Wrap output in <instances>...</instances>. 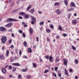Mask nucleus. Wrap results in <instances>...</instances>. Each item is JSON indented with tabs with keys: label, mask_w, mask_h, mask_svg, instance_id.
I'll return each instance as SVG.
<instances>
[{
	"label": "nucleus",
	"mask_w": 79,
	"mask_h": 79,
	"mask_svg": "<svg viewBox=\"0 0 79 79\" xmlns=\"http://www.w3.org/2000/svg\"><path fill=\"white\" fill-rule=\"evenodd\" d=\"M13 26V23H10L6 25H5L6 27H8Z\"/></svg>",
	"instance_id": "nucleus-4"
},
{
	"label": "nucleus",
	"mask_w": 79,
	"mask_h": 79,
	"mask_svg": "<svg viewBox=\"0 0 79 79\" xmlns=\"http://www.w3.org/2000/svg\"><path fill=\"white\" fill-rule=\"evenodd\" d=\"M71 15V14L70 13H69V15H68V19H69V18H70Z\"/></svg>",
	"instance_id": "nucleus-26"
},
{
	"label": "nucleus",
	"mask_w": 79,
	"mask_h": 79,
	"mask_svg": "<svg viewBox=\"0 0 79 79\" xmlns=\"http://www.w3.org/2000/svg\"><path fill=\"white\" fill-rule=\"evenodd\" d=\"M59 61V60H58V59H56V60L55 62L56 63H58Z\"/></svg>",
	"instance_id": "nucleus-47"
},
{
	"label": "nucleus",
	"mask_w": 79,
	"mask_h": 79,
	"mask_svg": "<svg viewBox=\"0 0 79 79\" xmlns=\"http://www.w3.org/2000/svg\"><path fill=\"white\" fill-rule=\"evenodd\" d=\"M1 40L2 43H5L6 42L7 40V38H6V36H4L2 37L1 38Z\"/></svg>",
	"instance_id": "nucleus-1"
},
{
	"label": "nucleus",
	"mask_w": 79,
	"mask_h": 79,
	"mask_svg": "<svg viewBox=\"0 0 79 79\" xmlns=\"http://www.w3.org/2000/svg\"><path fill=\"white\" fill-rule=\"evenodd\" d=\"M19 19H23V17L21 16H19Z\"/></svg>",
	"instance_id": "nucleus-58"
},
{
	"label": "nucleus",
	"mask_w": 79,
	"mask_h": 79,
	"mask_svg": "<svg viewBox=\"0 0 79 79\" xmlns=\"http://www.w3.org/2000/svg\"><path fill=\"white\" fill-rule=\"evenodd\" d=\"M14 60H17L18 59V57L16 56L14 58Z\"/></svg>",
	"instance_id": "nucleus-57"
},
{
	"label": "nucleus",
	"mask_w": 79,
	"mask_h": 79,
	"mask_svg": "<svg viewBox=\"0 0 79 79\" xmlns=\"http://www.w3.org/2000/svg\"><path fill=\"white\" fill-rule=\"evenodd\" d=\"M72 48L73 50H76V48L75 47H74L73 45L72 46Z\"/></svg>",
	"instance_id": "nucleus-30"
},
{
	"label": "nucleus",
	"mask_w": 79,
	"mask_h": 79,
	"mask_svg": "<svg viewBox=\"0 0 79 79\" xmlns=\"http://www.w3.org/2000/svg\"><path fill=\"white\" fill-rule=\"evenodd\" d=\"M19 0H18L17 1V4H18L19 3Z\"/></svg>",
	"instance_id": "nucleus-62"
},
{
	"label": "nucleus",
	"mask_w": 79,
	"mask_h": 79,
	"mask_svg": "<svg viewBox=\"0 0 79 79\" xmlns=\"http://www.w3.org/2000/svg\"><path fill=\"white\" fill-rule=\"evenodd\" d=\"M44 22H40V26H41V25H42L44 24Z\"/></svg>",
	"instance_id": "nucleus-41"
},
{
	"label": "nucleus",
	"mask_w": 79,
	"mask_h": 79,
	"mask_svg": "<svg viewBox=\"0 0 79 79\" xmlns=\"http://www.w3.org/2000/svg\"><path fill=\"white\" fill-rule=\"evenodd\" d=\"M22 71L23 72H26V71H27V69H22Z\"/></svg>",
	"instance_id": "nucleus-35"
},
{
	"label": "nucleus",
	"mask_w": 79,
	"mask_h": 79,
	"mask_svg": "<svg viewBox=\"0 0 79 79\" xmlns=\"http://www.w3.org/2000/svg\"><path fill=\"white\" fill-rule=\"evenodd\" d=\"M38 12L39 14H41V13H42V12L41 11H38Z\"/></svg>",
	"instance_id": "nucleus-59"
},
{
	"label": "nucleus",
	"mask_w": 79,
	"mask_h": 79,
	"mask_svg": "<svg viewBox=\"0 0 79 79\" xmlns=\"http://www.w3.org/2000/svg\"><path fill=\"white\" fill-rule=\"evenodd\" d=\"M56 12L58 15H60V14L61 13V11H60L59 9L56 10Z\"/></svg>",
	"instance_id": "nucleus-8"
},
{
	"label": "nucleus",
	"mask_w": 79,
	"mask_h": 79,
	"mask_svg": "<svg viewBox=\"0 0 79 79\" xmlns=\"http://www.w3.org/2000/svg\"><path fill=\"white\" fill-rule=\"evenodd\" d=\"M16 70V69L15 67H13V71H15Z\"/></svg>",
	"instance_id": "nucleus-36"
},
{
	"label": "nucleus",
	"mask_w": 79,
	"mask_h": 79,
	"mask_svg": "<svg viewBox=\"0 0 79 79\" xmlns=\"http://www.w3.org/2000/svg\"><path fill=\"white\" fill-rule=\"evenodd\" d=\"M69 71L70 72V73H72V71H73V69H69Z\"/></svg>",
	"instance_id": "nucleus-56"
},
{
	"label": "nucleus",
	"mask_w": 79,
	"mask_h": 79,
	"mask_svg": "<svg viewBox=\"0 0 79 79\" xmlns=\"http://www.w3.org/2000/svg\"><path fill=\"white\" fill-rule=\"evenodd\" d=\"M23 57L24 58H26V59L27 58V56H23Z\"/></svg>",
	"instance_id": "nucleus-54"
},
{
	"label": "nucleus",
	"mask_w": 79,
	"mask_h": 79,
	"mask_svg": "<svg viewBox=\"0 0 79 79\" xmlns=\"http://www.w3.org/2000/svg\"><path fill=\"white\" fill-rule=\"evenodd\" d=\"M19 21V20L18 19H13V21Z\"/></svg>",
	"instance_id": "nucleus-50"
},
{
	"label": "nucleus",
	"mask_w": 79,
	"mask_h": 79,
	"mask_svg": "<svg viewBox=\"0 0 79 79\" xmlns=\"http://www.w3.org/2000/svg\"><path fill=\"white\" fill-rule=\"evenodd\" d=\"M31 5H30L27 8V11H29V10L31 9Z\"/></svg>",
	"instance_id": "nucleus-24"
},
{
	"label": "nucleus",
	"mask_w": 79,
	"mask_h": 79,
	"mask_svg": "<svg viewBox=\"0 0 79 79\" xmlns=\"http://www.w3.org/2000/svg\"><path fill=\"white\" fill-rule=\"evenodd\" d=\"M49 27L52 29H53V28H54V27L53 26V25L52 24H51L50 25Z\"/></svg>",
	"instance_id": "nucleus-27"
},
{
	"label": "nucleus",
	"mask_w": 79,
	"mask_h": 79,
	"mask_svg": "<svg viewBox=\"0 0 79 79\" xmlns=\"http://www.w3.org/2000/svg\"><path fill=\"white\" fill-rule=\"evenodd\" d=\"M58 29L59 30V31H61V30H62V27H61V25H59V26Z\"/></svg>",
	"instance_id": "nucleus-17"
},
{
	"label": "nucleus",
	"mask_w": 79,
	"mask_h": 79,
	"mask_svg": "<svg viewBox=\"0 0 79 79\" xmlns=\"http://www.w3.org/2000/svg\"><path fill=\"white\" fill-rule=\"evenodd\" d=\"M71 5L72 6H73V7H76V5H75V4L73 2H72L71 3Z\"/></svg>",
	"instance_id": "nucleus-14"
},
{
	"label": "nucleus",
	"mask_w": 79,
	"mask_h": 79,
	"mask_svg": "<svg viewBox=\"0 0 79 79\" xmlns=\"http://www.w3.org/2000/svg\"><path fill=\"white\" fill-rule=\"evenodd\" d=\"M64 3L66 6H68V2H67V0H64Z\"/></svg>",
	"instance_id": "nucleus-15"
},
{
	"label": "nucleus",
	"mask_w": 79,
	"mask_h": 79,
	"mask_svg": "<svg viewBox=\"0 0 79 79\" xmlns=\"http://www.w3.org/2000/svg\"><path fill=\"white\" fill-rule=\"evenodd\" d=\"M28 52L29 53H31V52H32V49H31V48H28Z\"/></svg>",
	"instance_id": "nucleus-18"
},
{
	"label": "nucleus",
	"mask_w": 79,
	"mask_h": 79,
	"mask_svg": "<svg viewBox=\"0 0 79 79\" xmlns=\"http://www.w3.org/2000/svg\"><path fill=\"white\" fill-rule=\"evenodd\" d=\"M57 73H61V70H59L58 72Z\"/></svg>",
	"instance_id": "nucleus-64"
},
{
	"label": "nucleus",
	"mask_w": 79,
	"mask_h": 79,
	"mask_svg": "<svg viewBox=\"0 0 79 79\" xmlns=\"http://www.w3.org/2000/svg\"><path fill=\"white\" fill-rule=\"evenodd\" d=\"M9 68L11 70L12 69V66L11 65H10L9 66Z\"/></svg>",
	"instance_id": "nucleus-51"
},
{
	"label": "nucleus",
	"mask_w": 79,
	"mask_h": 79,
	"mask_svg": "<svg viewBox=\"0 0 79 79\" xmlns=\"http://www.w3.org/2000/svg\"><path fill=\"white\" fill-rule=\"evenodd\" d=\"M11 35L12 37H14V36H15V34L13 33H11Z\"/></svg>",
	"instance_id": "nucleus-55"
},
{
	"label": "nucleus",
	"mask_w": 79,
	"mask_h": 79,
	"mask_svg": "<svg viewBox=\"0 0 79 79\" xmlns=\"http://www.w3.org/2000/svg\"><path fill=\"white\" fill-rule=\"evenodd\" d=\"M10 48H14V46H13V45H11L10 47Z\"/></svg>",
	"instance_id": "nucleus-52"
},
{
	"label": "nucleus",
	"mask_w": 79,
	"mask_h": 79,
	"mask_svg": "<svg viewBox=\"0 0 79 79\" xmlns=\"http://www.w3.org/2000/svg\"><path fill=\"white\" fill-rule=\"evenodd\" d=\"M12 42V40L10 39L8 41L9 44H11Z\"/></svg>",
	"instance_id": "nucleus-43"
},
{
	"label": "nucleus",
	"mask_w": 79,
	"mask_h": 79,
	"mask_svg": "<svg viewBox=\"0 0 79 79\" xmlns=\"http://www.w3.org/2000/svg\"><path fill=\"white\" fill-rule=\"evenodd\" d=\"M58 76L59 77H61V73H58Z\"/></svg>",
	"instance_id": "nucleus-37"
},
{
	"label": "nucleus",
	"mask_w": 79,
	"mask_h": 79,
	"mask_svg": "<svg viewBox=\"0 0 79 79\" xmlns=\"http://www.w3.org/2000/svg\"><path fill=\"white\" fill-rule=\"evenodd\" d=\"M19 15H24L25 13L23 12H20L19 13Z\"/></svg>",
	"instance_id": "nucleus-19"
},
{
	"label": "nucleus",
	"mask_w": 79,
	"mask_h": 79,
	"mask_svg": "<svg viewBox=\"0 0 79 79\" xmlns=\"http://www.w3.org/2000/svg\"><path fill=\"white\" fill-rule=\"evenodd\" d=\"M12 64L14 66H21V65L18 63H13Z\"/></svg>",
	"instance_id": "nucleus-6"
},
{
	"label": "nucleus",
	"mask_w": 79,
	"mask_h": 79,
	"mask_svg": "<svg viewBox=\"0 0 79 79\" xmlns=\"http://www.w3.org/2000/svg\"><path fill=\"white\" fill-rule=\"evenodd\" d=\"M0 31L2 32H5L6 31V28L5 27H0Z\"/></svg>",
	"instance_id": "nucleus-3"
},
{
	"label": "nucleus",
	"mask_w": 79,
	"mask_h": 79,
	"mask_svg": "<svg viewBox=\"0 0 79 79\" xmlns=\"http://www.w3.org/2000/svg\"><path fill=\"white\" fill-rule=\"evenodd\" d=\"M2 71L3 74H6V70L4 68H2Z\"/></svg>",
	"instance_id": "nucleus-7"
},
{
	"label": "nucleus",
	"mask_w": 79,
	"mask_h": 79,
	"mask_svg": "<svg viewBox=\"0 0 79 79\" xmlns=\"http://www.w3.org/2000/svg\"><path fill=\"white\" fill-rule=\"evenodd\" d=\"M23 36L24 38H25V37H26V34H25L24 33H23Z\"/></svg>",
	"instance_id": "nucleus-38"
},
{
	"label": "nucleus",
	"mask_w": 79,
	"mask_h": 79,
	"mask_svg": "<svg viewBox=\"0 0 79 79\" xmlns=\"http://www.w3.org/2000/svg\"><path fill=\"white\" fill-rule=\"evenodd\" d=\"M72 23L73 24L75 25L77 24V22H76V20H73L72 21Z\"/></svg>",
	"instance_id": "nucleus-11"
},
{
	"label": "nucleus",
	"mask_w": 79,
	"mask_h": 79,
	"mask_svg": "<svg viewBox=\"0 0 79 79\" xmlns=\"http://www.w3.org/2000/svg\"><path fill=\"white\" fill-rule=\"evenodd\" d=\"M75 64H78V60L77 59H76L75 60Z\"/></svg>",
	"instance_id": "nucleus-21"
},
{
	"label": "nucleus",
	"mask_w": 79,
	"mask_h": 79,
	"mask_svg": "<svg viewBox=\"0 0 79 79\" xmlns=\"http://www.w3.org/2000/svg\"><path fill=\"white\" fill-rule=\"evenodd\" d=\"M55 71H57V70L58 69V67H55Z\"/></svg>",
	"instance_id": "nucleus-49"
},
{
	"label": "nucleus",
	"mask_w": 79,
	"mask_h": 79,
	"mask_svg": "<svg viewBox=\"0 0 79 79\" xmlns=\"http://www.w3.org/2000/svg\"><path fill=\"white\" fill-rule=\"evenodd\" d=\"M24 45L25 47H26L27 46V43H26V42H24Z\"/></svg>",
	"instance_id": "nucleus-28"
},
{
	"label": "nucleus",
	"mask_w": 79,
	"mask_h": 79,
	"mask_svg": "<svg viewBox=\"0 0 79 79\" xmlns=\"http://www.w3.org/2000/svg\"><path fill=\"white\" fill-rule=\"evenodd\" d=\"M18 79H22V77H21V75H19L18 76Z\"/></svg>",
	"instance_id": "nucleus-29"
},
{
	"label": "nucleus",
	"mask_w": 79,
	"mask_h": 79,
	"mask_svg": "<svg viewBox=\"0 0 79 79\" xmlns=\"http://www.w3.org/2000/svg\"><path fill=\"white\" fill-rule=\"evenodd\" d=\"M53 74L54 76V77H56V74L55 73H53Z\"/></svg>",
	"instance_id": "nucleus-46"
},
{
	"label": "nucleus",
	"mask_w": 79,
	"mask_h": 79,
	"mask_svg": "<svg viewBox=\"0 0 79 79\" xmlns=\"http://www.w3.org/2000/svg\"><path fill=\"white\" fill-rule=\"evenodd\" d=\"M10 62H13L14 61V60H13V58H12V57H10Z\"/></svg>",
	"instance_id": "nucleus-32"
},
{
	"label": "nucleus",
	"mask_w": 79,
	"mask_h": 79,
	"mask_svg": "<svg viewBox=\"0 0 79 79\" xmlns=\"http://www.w3.org/2000/svg\"><path fill=\"white\" fill-rule=\"evenodd\" d=\"M49 71L48 70H45L44 72V73H48Z\"/></svg>",
	"instance_id": "nucleus-40"
},
{
	"label": "nucleus",
	"mask_w": 79,
	"mask_h": 79,
	"mask_svg": "<svg viewBox=\"0 0 79 79\" xmlns=\"http://www.w3.org/2000/svg\"><path fill=\"white\" fill-rule=\"evenodd\" d=\"M49 60L50 62H52L53 61V57L51 56H50L49 57Z\"/></svg>",
	"instance_id": "nucleus-12"
},
{
	"label": "nucleus",
	"mask_w": 79,
	"mask_h": 79,
	"mask_svg": "<svg viewBox=\"0 0 79 79\" xmlns=\"http://www.w3.org/2000/svg\"><path fill=\"white\" fill-rule=\"evenodd\" d=\"M25 17L26 19H28V18H29V15H26L25 16Z\"/></svg>",
	"instance_id": "nucleus-31"
},
{
	"label": "nucleus",
	"mask_w": 79,
	"mask_h": 79,
	"mask_svg": "<svg viewBox=\"0 0 79 79\" xmlns=\"http://www.w3.org/2000/svg\"><path fill=\"white\" fill-rule=\"evenodd\" d=\"M0 58L1 60H4L5 59V56H4L1 55L0 56Z\"/></svg>",
	"instance_id": "nucleus-16"
},
{
	"label": "nucleus",
	"mask_w": 79,
	"mask_h": 79,
	"mask_svg": "<svg viewBox=\"0 0 79 79\" xmlns=\"http://www.w3.org/2000/svg\"><path fill=\"white\" fill-rule=\"evenodd\" d=\"M33 67H34V68H36V64L35 63H33Z\"/></svg>",
	"instance_id": "nucleus-42"
},
{
	"label": "nucleus",
	"mask_w": 79,
	"mask_h": 79,
	"mask_svg": "<svg viewBox=\"0 0 79 79\" xmlns=\"http://www.w3.org/2000/svg\"><path fill=\"white\" fill-rule=\"evenodd\" d=\"M22 53V52H21V50H20L19 52V55H21Z\"/></svg>",
	"instance_id": "nucleus-48"
},
{
	"label": "nucleus",
	"mask_w": 79,
	"mask_h": 79,
	"mask_svg": "<svg viewBox=\"0 0 79 79\" xmlns=\"http://www.w3.org/2000/svg\"><path fill=\"white\" fill-rule=\"evenodd\" d=\"M31 77V75H27V76L26 77L27 79H30Z\"/></svg>",
	"instance_id": "nucleus-39"
},
{
	"label": "nucleus",
	"mask_w": 79,
	"mask_h": 79,
	"mask_svg": "<svg viewBox=\"0 0 79 79\" xmlns=\"http://www.w3.org/2000/svg\"><path fill=\"white\" fill-rule=\"evenodd\" d=\"M46 31L48 33H50V30L49 29H46Z\"/></svg>",
	"instance_id": "nucleus-34"
},
{
	"label": "nucleus",
	"mask_w": 79,
	"mask_h": 79,
	"mask_svg": "<svg viewBox=\"0 0 79 79\" xmlns=\"http://www.w3.org/2000/svg\"><path fill=\"white\" fill-rule=\"evenodd\" d=\"M49 56H45V58H46V59H48V57Z\"/></svg>",
	"instance_id": "nucleus-60"
},
{
	"label": "nucleus",
	"mask_w": 79,
	"mask_h": 79,
	"mask_svg": "<svg viewBox=\"0 0 79 79\" xmlns=\"http://www.w3.org/2000/svg\"><path fill=\"white\" fill-rule=\"evenodd\" d=\"M74 10V8H71V9H68L67 10V11H71L73 10Z\"/></svg>",
	"instance_id": "nucleus-20"
},
{
	"label": "nucleus",
	"mask_w": 79,
	"mask_h": 79,
	"mask_svg": "<svg viewBox=\"0 0 79 79\" xmlns=\"http://www.w3.org/2000/svg\"><path fill=\"white\" fill-rule=\"evenodd\" d=\"M18 10H15L13 11V12L15 13H16V12H18Z\"/></svg>",
	"instance_id": "nucleus-45"
},
{
	"label": "nucleus",
	"mask_w": 79,
	"mask_h": 79,
	"mask_svg": "<svg viewBox=\"0 0 79 79\" xmlns=\"http://www.w3.org/2000/svg\"><path fill=\"white\" fill-rule=\"evenodd\" d=\"M58 5H59V3L58 2H56L54 4V6H58Z\"/></svg>",
	"instance_id": "nucleus-25"
},
{
	"label": "nucleus",
	"mask_w": 79,
	"mask_h": 79,
	"mask_svg": "<svg viewBox=\"0 0 79 79\" xmlns=\"http://www.w3.org/2000/svg\"><path fill=\"white\" fill-rule=\"evenodd\" d=\"M65 71V74L66 76H68L69 74H68V71H67V70L66 69H65L64 70Z\"/></svg>",
	"instance_id": "nucleus-9"
},
{
	"label": "nucleus",
	"mask_w": 79,
	"mask_h": 79,
	"mask_svg": "<svg viewBox=\"0 0 79 79\" xmlns=\"http://www.w3.org/2000/svg\"><path fill=\"white\" fill-rule=\"evenodd\" d=\"M34 9H31L30 10V12L32 13V14H33V13H34Z\"/></svg>",
	"instance_id": "nucleus-23"
},
{
	"label": "nucleus",
	"mask_w": 79,
	"mask_h": 79,
	"mask_svg": "<svg viewBox=\"0 0 79 79\" xmlns=\"http://www.w3.org/2000/svg\"><path fill=\"white\" fill-rule=\"evenodd\" d=\"M63 61L64 65H65V66H67V63H68V60H67V59H64Z\"/></svg>",
	"instance_id": "nucleus-5"
},
{
	"label": "nucleus",
	"mask_w": 79,
	"mask_h": 79,
	"mask_svg": "<svg viewBox=\"0 0 79 79\" xmlns=\"http://www.w3.org/2000/svg\"><path fill=\"white\" fill-rule=\"evenodd\" d=\"M56 37L57 39H59V38H60V36L59 35H57V36H56Z\"/></svg>",
	"instance_id": "nucleus-63"
},
{
	"label": "nucleus",
	"mask_w": 79,
	"mask_h": 79,
	"mask_svg": "<svg viewBox=\"0 0 79 79\" xmlns=\"http://www.w3.org/2000/svg\"><path fill=\"white\" fill-rule=\"evenodd\" d=\"M29 32L30 34H32V32H33V30L31 28L30 29Z\"/></svg>",
	"instance_id": "nucleus-22"
},
{
	"label": "nucleus",
	"mask_w": 79,
	"mask_h": 79,
	"mask_svg": "<svg viewBox=\"0 0 79 79\" xmlns=\"http://www.w3.org/2000/svg\"><path fill=\"white\" fill-rule=\"evenodd\" d=\"M36 40H37V42L39 41V38L38 37H36Z\"/></svg>",
	"instance_id": "nucleus-61"
},
{
	"label": "nucleus",
	"mask_w": 79,
	"mask_h": 79,
	"mask_svg": "<svg viewBox=\"0 0 79 79\" xmlns=\"http://www.w3.org/2000/svg\"><path fill=\"white\" fill-rule=\"evenodd\" d=\"M18 32L19 33H20V34H22V33H23V31L20 30H18Z\"/></svg>",
	"instance_id": "nucleus-44"
},
{
	"label": "nucleus",
	"mask_w": 79,
	"mask_h": 79,
	"mask_svg": "<svg viewBox=\"0 0 79 79\" xmlns=\"http://www.w3.org/2000/svg\"><path fill=\"white\" fill-rule=\"evenodd\" d=\"M9 53H10L9 50H7L6 54V57H8V56L9 55Z\"/></svg>",
	"instance_id": "nucleus-10"
},
{
	"label": "nucleus",
	"mask_w": 79,
	"mask_h": 79,
	"mask_svg": "<svg viewBox=\"0 0 79 79\" xmlns=\"http://www.w3.org/2000/svg\"><path fill=\"white\" fill-rule=\"evenodd\" d=\"M14 2H12L11 3V4L10 5V6H11H11H14Z\"/></svg>",
	"instance_id": "nucleus-33"
},
{
	"label": "nucleus",
	"mask_w": 79,
	"mask_h": 79,
	"mask_svg": "<svg viewBox=\"0 0 79 79\" xmlns=\"http://www.w3.org/2000/svg\"><path fill=\"white\" fill-rule=\"evenodd\" d=\"M13 19H9L6 20L7 22H9V21H13Z\"/></svg>",
	"instance_id": "nucleus-13"
},
{
	"label": "nucleus",
	"mask_w": 79,
	"mask_h": 79,
	"mask_svg": "<svg viewBox=\"0 0 79 79\" xmlns=\"http://www.w3.org/2000/svg\"><path fill=\"white\" fill-rule=\"evenodd\" d=\"M31 20H32V21L31 22V23L32 24H34V23L36 22V19L33 16H31Z\"/></svg>",
	"instance_id": "nucleus-2"
},
{
	"label": "nucleus",
	"mask_w": 79,
	"mask_h": 79,
	"mask_svg": "<svg viewBox=\"0 0 79 79\" xmlns=\"http://www.w3.org/2000/svg\"><path fill=\"white\" fill-rule=\"evenodd\" d=\"M63 35H64V37H66V36H67V34H64Z\"/></svg>",
	"instance_id": "nucleus-53"
}]
</instances>
